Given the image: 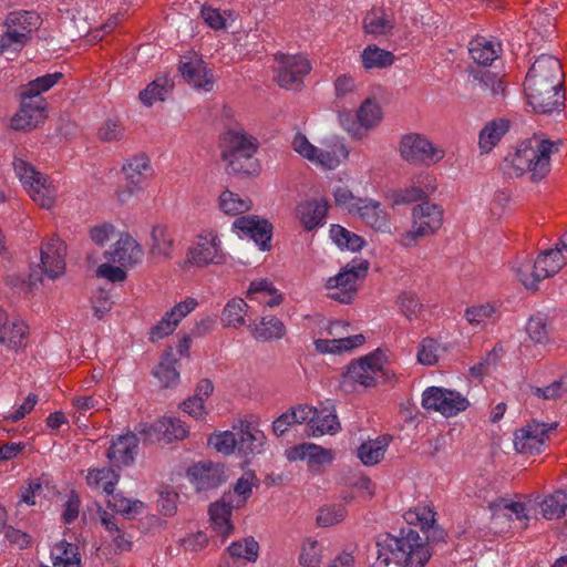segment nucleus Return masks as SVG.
Returning a JSON list of instances; mask_svg holds the SVG:
<instances>
[{
	"mask_svg": "<svg viewBox=\"0 0 567 567\" xmlns=\"http://www.w3.org/2000/svg\"><path fill=\"white\" fill-rule=\"evenodd\" d=\"M106 507L131 519L143 512L144 503L140 499L127 498L122 493L113 491L107 494Z\"/></svg>",
	"mask_w": 567,
	"mask_h": 567,
	"instance_id": "32",
	"label": "nucleus"
},
{
	"mask_svg": "<svg viewBox=\"0 0 567 567\" xmlns=\"http://www.w3.org/2000/svg\"><path fill=\"white\" fill-rule=\"evenodd\" d=\"M398 305L408 320L417 318L423 307L416 296L410 292L401 293L398 298Z\"/></svg>",
	"mask_w": 567,
	"mask_h": 567,
	"instance_id": "62",
	"label": "nucleus"
},
{
	"mask_svg": "<svg viewBox=\"0 0 567 567\" xmlns=\"http://www.w3.org/2000/svg\"><path fill=\"white\" fill-rule=\"evenodd\" d=\"M363 27L367 33L382 35L392 30L393 22L382 10H371L364 17Z\"/></svg>",
	"mask_w": 567,
	"mask_h": 567,
	"instance_id": "49",
	"label": "nucleus"
},
{
	"mask_svg": "<svg viewBox=\"0 0 567 567\" xmlns=\"http://www.w3.org/2000/svg\"><path fill=\"white\" fill-rule=\"evenodd\" d=\"M511 121L496 117L484 124L478 133V150L481 154L491 153L509 132Z\"/></svg>",
	"mask_w": 567,
	"mask_h": 567,
	"instance_id": "26",
	"label": "nucleus"
},
{
	"mask_svg": "<svg viewBox=\"0 0 567 567\" xmlns=\"http://www.w3.org/2000/svg\"><path fill=\"white\" fill-rule=\"evenodd\" d=\"M349 214L377 231H390L389 216L378 200L358 198L357 204L349 208Z\"/></svg>",
	"mask_w": 567,
	"mask_h": 567,
	"instance_id": "17",
	"label": "nucleus"
},
{
	"mask_svg": "<svg viewBox=\"0 0 567 567\" xmlns=\"http://www.w3.org/2000/svg\"><path fill=\"white\" fill-rule=\"evenodd\" d=\"M187 477L196 491L218 487L225 480L224 466L213 462H199L187 470Z\"/></svg>",
	"mask_w": 567,
	"mask_h": 567,
	"instance_id": "20",
	"label": "nucleus"
},
{
	"mask_svg": "<svg viewBox=\"0 0 567 567\" xmlns=\"http://www.w3.org/2000/svg\"><path fill=\"white\" fill-rule=\"evenodd\" d=\"M106 255L110 260L122 267H133L142 261L144 250L128 233H124Z\"/></svg>",
	"mask_w": 567,
	"mask_h": 567,
	"instance_id": "22",
	"label": "nucleus"
},
{
	"mask_svg": "<svg viewBox=\"0 0 567 567\" xmlns=\"http://www.w3.org/2000/svg\"><path fill=\"white\" fill-rule=\"evenodd\" d=\"M563 489H558L546 496L540 504L542 514L546 519L560 518L565 514V507L561 503L564 499Z\"/></svg>",
	"mask_w": 567,
	"mask_h": 567,
	"instance_id": "57",
	"label": "nucleus"
},
{
	"mask_svg": "<svg viewBox=\"0 0 567 567\" xmlns=\"http://www.w3.org/2000/svg\"><path fill=\"white\" fill-rule=\"evenodd\" d=\"M468 52L475 63L487 66L499 58L502 45L496 40L477 37L470 42Z\"/></svg>",
	"mask_w": 567,
	"mask_h": 567,
	"instance_id": "29",
	"label": "nucleus"
},
{
	"mask_svg": "<svg viewBox=\"0 0 567 567\" xmlns=\"http://www.w3.org/2000/svg\"><path fill=\"white\" fill-rule=\"evenodd\" d=\"M225 142L224 161L235 157L254 156L259 147L257 138L247 134L244 130L229 131L225 136Z\"/></svg>",
	"mask_w": 567,
	"mask_h": 567,
	"instance_id": "23",
	"label": "nucleus"
},
{
	"mask_svg": "<svg viewBox=\"0 0 567 567\" xmlns=\"http://www.w3.org/2000/svg\"><path fill=\"white\" fill-rule=\"evenodd\" d=\"M563 79L561 64L557 58L542 54L534 61L525 79V92L536 113L551 114L563 110Z\"/></svg>",
	"mask_w": 567,
	"mask_h": 567,
	"instance_id": "1",
	"label": "nucleus"
},
{
	"mask_svg": "<svg viewBox=\"0 0 567 567\" xmlns=\"http://www.w3.org/2000/svg\"><path fill=\"white\" fill-rule=\"evenodd\" d=\"M51 559L54 566L81 567V556L78 546L64 539L58 542L52 547Z\"/></svg>",
	"mask_w": 567,
	"mask_h": 567,
	"instance_id": "34",
	"label": "nucleus"
},
{
	"mask_svg": "<svg viewBox=\"0 0 567 567\" xmlns=\"http://www.w3.org/2000/svg\"><path fill=\"white\" fill-rule=\"evenodd\" d=\"M179 71L184 80L195 89L209 92L214 86V78L200 60H189L181 63Z\"/></svg>",
	"mask_w": 567,
	"mask_h": 567,
	"instance_id": "28",
	"label": "nucleus"
},
{
	"mask_svg": "<svg viewBox=\"0 0 567 567\" xmlns=\"http://www.w3.org/2000/svg\"><path fill=\"white\" fill-rule=\"evenodd\" d=\"M494 516H506L509 519L515 517L517 520H526L528 518L526 513V506L520 502H511L505 498H501L491 505Z\"/></svg>",
	"mask_w": 567,
	"mask_h": 567,
	"instance_id": "52",
	"label": "nucleus"
},
{
	"mask_svg": "<svg viewBox=\"0 0 567 567\" xmlns=\"http://www.w3.org/2000/svg\"><path fill=\"white\" fill-rule=\"evenodd\" d=\"M362 64L365 69H382L390 66L394 61V55L386 50L380 49L379 47L372 44L368 45L362 54Z\"/></svg>",
	"mask_w": 567,
	"mask_h": 567,
	"instance_id": "48",
	"label": "nucleus"
},
{
	"mask_svg": "<svg viewBox=\"0 0 567 567\" xmlns=\"http://www.w3.org/2000/svg\"><path fill=\"white\" fill-rule=\"evenodd\" d=\"M162 425H164L163 436L164 441L172 442L174 440H183L187 436V430L184 423L174 417H162Z\"/></svg>",
	"mask_w": 567,
	"mask_h": 567,
	"instance_id": "63",
	"label": "nucleus"
},
{
	"mask_svg": "<svg viewBox=\"0 0 567 567\" xmlns=\"http://www.w3.org/2000/svg\"><path fill=\"white\" fill-rule=\"evenodd\" d=\"M248 309L247 302L241 298L229 300L224 307L221 322L226 327L239 328L245 324V316Z\"/></svg>",
	"mask_w": 567,
	"mask_h": 567,
	"instance_id": "43",
	"label": "nucleus"
},
{
	"mask_svg": "<svg viewBox=\"0 0 567 567\" xmlns=\"http://www.w3.org/2000/svg\"><path fill=\"white\" fill-rule=\"evenodd\" d=\"M375 546L377 559L374 567H386L391 560V555L403 567H424L431 557L426 543L411 527L402 528L399 537L390 534L379 535Z\"/></svg>",
	"mask_w": 567,
	"mask_h": 567,
	"instance_id": "3",
	"label": "nucleus"
},
{
	"mask_svg": "<svg viewBox=\"0 0 567 567\" xmlns=\"http://www.w3.org/2000/svg\"><path fill=\"white\" fill-rule=\"evenodd\" d=\"M20 110L11 118V128L16 131H31L45 118V100L32 101L20 96Z\"/></svg>",
	"mask_w": 567,
	"mask_h": 567,
	"instance_id": "21",
	"label": "nucleus"
},
{
	"mask_svg": "<svg viewBox=\"0 0 567 567\" xmlns=\"http://www.w3.org/2000/svg\"><path fill=\"white\" fill-rule=\"evenodd\" d=\"M118 480L120 475L112 467L91 470L86 476V482L90 486L102 487L106 495L113 492Z\"/></svg>",
	"mask_w": 567,
	"mask_h": 567,
	"instance_id": "45",
	"label": "nucleus"
},
{
	"mask_svg": "<svg viewBox=\"0 0 567 567\" xmlns=\"http://www.w3.org/2000/svg\"><path fill=\"white\" fill-rule=\"evenodd\" d=\"M252 336L259 341H271L281 339L286 333V327L281 320L274 316L261 318L259 324H255Z\"/></svg>",
	"mask_w": 567,
	"mask_h": 567,
	"instance_id": "39",
	"label": "nucleus"
},
{
	"mask_svg": "<svg viewBox=\"0 0 567 567\" xmlns=\"http://www.w3.org/2000/svg\"><path fill=\"white\" fill-rule=\"evenodd\" d=\"M390 439L386 436L364 442L359 446L357 455L364 465H375L383 460Z\"/></svg>",
	"mask_w": 567,
	"mask_h": 567,
	"instance_id": "35",
	"label": "nucleus"
},
{
	"mask_svg": "<svg viewBox=\"0 0 567 567\" xmlns=\"http://www.w3.org/2000/svg\"><path fill=\"white\" fill-rule=\"evenodd\" d=\"M468 404V400L463 394L444 388L430 386L422 394L424 409L440 412L446 417L466 410Z\"/></svg>",
	"mask_w": 567,
	"mask_h": 567,
	"instance_id": "11",
	"label": "nucleus"
},
{
	"mask_svg": "<svg viewBox=\"0 0 567 567\" xmlns=\"http://www.w3.org/2000/svg\"><path fill=\"white\" fill-rule=\"evenodd\" d=\"M369 261L365 259H353L342 270L327 280L326 287L331 290L329 297L342 303H349L358 289V280L367 276Z\"/></svg>",
	"mask_w": 567,
	"mask_h": 567,
	"instance_id": "7",
	"label": "nucleus"
},
{
	"mask_svg": "<svg viewBox=\"0 0 567 567\" xmlns=\"http://www.w3.org/2000/svg\"><path fill=\"white\" fill-rule=\"evenodd\" d=\"M555 429L556 424L532 422L515 432L514 447L520 454L539 453Z\"/></svg>",
	"mask_w": 567,
	"mask_h": 567,
	"instance_id": "15",
	"label": "nucleus"
},
{
	"mask_svg": "<svg viewBox=\"0 0 567 567\" xmlns=\"http://www.w3.org/2000/svg\"><path fill=\"white\" fill-rule=\"evenodd\" d=\"M137 452L138 437L128 431L111 440L106 457L113 467L122 468L134 463Z\"/></svg>",
	"mask_w": 567,
	"mask_h": 567,
	"instance_id": "18",
	"label": "nucleus"
},
{
	"mask_svg": "<svg viewBox=\"0 0 567 567\" xmlns=\"http://www.w3.org/2000/svg\"><path fill=\"white\" fill-rule=\"evenodd\" d=\"M474 80L486 94L492 96L494 101H501L506 93V85L502 78L492 71H481L474 73Z\"/></svg>",
	"mask_w": 567,
	"mask_h": 567,
	"instance_id": "40",
	"label": "nucleus"
},
{
	"mask_svg": "<svg viewBox=\"0 0 567 567\" xmlns=\"http://www.w3.org/2000/svg\"><path fill=\"white\" fill-rule=\"evenodd\" d=\"M322 546L316 539H306L300 548L299 563L302 567H320Z\"/></svg>",
	"mask_w": 567,
	"mask_h": 567,
	"instance_id": "55",
	"label": "nucleus"
},
{
	"mask_svg": "<svg viewBox=\"0 0 567 567\" xmlns=\"http://www.w3.org/2000/svg\"><path fill=\"white\" fill-rule=\"evenodd\" d=\"M208 443L213 445L218 452L224 454H231L236 447L238 449V435L237 433L225 431L210 435Z\"/></svg>",
	"mask_w": 567,
	"mask_h": 567,
	"instance_id": "58",
	"label": "nucleus"
},
{
	"mask_svg": "<svg viewBox=\"0 0 567 567\" xmlns=\"http://www.w3.org/2000/svg\"><path fill=\"white\" fill-rule=\"evenodd\" d=\"M560 144V141L553 142L534 135L505 158L506 173L515 177L529 173L532 182H540L549 174L550 155L559 151Z\"/></svg>",
	"mask_w": 567,
	"mask_h": 567,
	"instance_id": "2",
	"label": "nucleus"
},
{
	"mask_svg": "<svg viewBox=\"0 0 567 567\" xmlns=\"http://www.w3.org/2000/svg\"><path fill=\"white\" fill-rule=\"evenodd\" d=\"M404 518L406 523L410 525H420L421 529L426 534V540L431 539V536L429 535V532L431 530L433 533V536L437 533L442 535V530H437L436 528H434L435 513L429 506H416L413 509L408 511L404 514Z\"/></svg>",
	"mask_w": 567,
	"mask_h": 567,
	"instance_id": "38",
	"label": "nucleus"
},
{
	"mask_svg": "<svg viewBox=\"0 0 567 567\" xmlns=\"http://www.w3.org/2000/svg\"><path fill=\"white\" fill-rule=\"evenodd\" d=\"M29 327L24 321L14 319L0 331V344L8 350L18 351L27 346Z\"/></svg>",
	"mask_w": 567,
	"mask_h": 567,
	"instance_id": "31",
	"label": "nucleus"
},
{
	"mask_svg": "<svg viewBox=\"0 0 567 567\" xmlns=\"http://www.w3.org/2000/svg\"><path fill=\"white\" fill-rule=\"evenodd\" d=\"M238 435V451L245 456L260 454L266 443L265 433L252 421H241Z\"/></svg>",
	"mask_w": 567,
	"mask_h": 567,
	"instance_id": "25",
	"label": "nucleus"
},
{
	"mask_svg": "<svg viewBox=\"0 0 567 567\" xmlns=\"http://www.w3.org/2000/svg\"><path fill=\"white\" fill-rule=\"evenodd\" d=\"M364 341L363 334H354L339 339H317L315 347L320 353H342L363 344Z\"/></svg>",
	"mask_w": 567,
	"mask_h": 567,
	"instance_id": "33",
	"label": "nucleus"
},
{
	"mask_svg": "<svg viewBox=\"0 0 567 567\" xmlns=\"http://www.w3.org/2000/svg\"><path fill=\"white\" fill-rule=\"evenodd\" d=\"M151 238V256L163 259H168L172 257L174 240L169 235L166 226H154L152 229Z\"/></svg>",
	"mask_w": 567,
	"mask_h": 567,
	"instance_id": "37",
	"label": "nucleus"
},
{
	"mask_svg": "<svg viewBox=\"0 0 567 567\" xmlns=\"http://www.w3.org/2000/svg\"><path fill=\"white\" fill-rule=\"evenodd\" d=\"M331 239L340 247L358 251L364 246V239L340 225H332L330 228Z\"/></svg>",
	"mask_w": 567,
	"mask_h": 567,
	"instance_id": "50",
	"label": "nucleus"
},
{
	"mask_svg": "<svg viewBox=\"0 0 567 567\" xmlns=\"http://www.w3.org/2000/svg\"><path fill=\"white\" fill-rule=\"evenodd\" d=\"M66 245L58 237L50 238L41 247L42 272L56 279L65 271Z\"/></svg>",
	"mask_w": 567,
	"mask_h": 567,
	"instance_id": "19",
	"label": "nucleus"
},
{
	"mask_svg": "<svg viewBox=\"0 0 567 567\" xmlns=\"http://www.w3.org/2000/svg\"><path fill=\"white\" fill-rule=\"evenodd\" d=\"M340 422L338 416L332 411L322 410L316 411L315 417L311 420L310 431L313 436H321L324 434H336L340 430Z\"/></svg>",
	"mask_w": 567,
	"mask_h": 567,
	"instance_id": "41",
	"label": "nucleus"
},
{
	"mask_svg": "<svg viewBox=\"0 0 567 567\" xmlns=\"http://www.w3.org/2000/svg\"><path fill=\"white\" fill-rule=\"evenodd\" d=\"M357 117L361 127L370 130L374 127L382 118L380 105L370 99H367L359 107Z\"/></svg>",
	"mask_w": 567,
	"mask_h": 567,
	"instance_id": "53",
	"label": "nucleus"
},
{
	"mask_svg": "<svg viewBox=\"0 0 567 567\" xmlns=\"http://www.w3.org/2000/svg\"><path fill=\"white\" fill-rule=\"evenodd\" d=\"M234 504L233 495L225 493L220 501L209 506V516L214 530L223 537H228L234 527L230 522L231 512L237 508Z\"/></svg>",
	"mask_w": 567,
	"mask_h": 567,
	"instance_id": "27",
	"label": "nucleus"
},
{
	"mask_svg": "<svg viewBox=\"0 0 567 567\" xmlns=\"http://www.w3.org/2000/svg\"><path fill=\"white\" fill-rule=\"evenodd\" d=\"M225 162L229 174L255 175L258 173V163L254 156L235 157Z\"/></svg>",
	"mask_w": 567,
	"mask_h": 567,
	"instance_id": "59",
	"label": "nucleus"
},
{
	"mask_svg": "<svg viewBox=\"0 0 567 567\" xmlns=\"http://www.w3.org/2000/svg\"><path fill=\"white\" fill-rule=\"evenodd\" d=\"M164 425H162V420L156 421L155 423H140L135 427L136 436L140 435L144 443L153 444L164 440L163 431H165Z\"/></svg>",
	"mask_w": 567,
	"mask_h": 567,
	"instance_id": "60",
	"label": "nucleus"
},
{
	"mask_svg": "<svg viewBox=\"0 0 567 567\" xmlns=\"http://www.w3.org/2000/svg\"><path fill=\"white\" fill-rule=\"evenodd\" d=\"M526 331L533 341L537 343L545 342L548 337L546 318L540 313L532 316L527 322Z\"/></svg>",
	"mask_w": 567,
	"mask_h": 567,
	"instance_id": "61",
	"label": "nucleus"
},
{
	"mask_svg": "<svg viewBox=\"0 0 567 567\" xmlns=\"http://www.w3.org/2000/svg\"><path fill=\"white\" fill-rule=\"evenodd\" d=\"M251 200L230 190H224L219 196V207L227 215H239L251 208Z\"/></svg>",
	"mask_w": 567,
	"mask_h": 567,
	"instance_id": "46",
	"label": "nucleus"
},
{
	"mask_svg": "<svg viewBox=\"0 0 567 567\" xmlns=\"http://www.w3.org/2000/svg\"><path fill=\"white\" fill-rule=\"evenodd\" d=\"M413 224L399 239L400 245L413 247L424 237L433 235L443 224V209L436 204L421 203L412 209Z\"/></svg>",
	"mask_w": 567,
	"mask_h": 567,
	"instance_id": "6",
	"label": "nucleus"
},
{
	"mask_svg": "<svg viewBox=\"0 0 567 567\" xmlns=\"http://www.w3.org/2000/svg\"><path fill=\"white\" fill-rule=\"evenodd\" d=\"M126 178V189L117 190L116 195L121 203L126 202L131 195L141 190L152 178L153 168L150 158L140 154L130 158L122 168Z\"/></svg>",
	"mask_w": 567,
	"mask_h": 567,
	"instance_id": "13",
	"label": "nucleus"
},
{
	"mask_svg": "<svg viewBox=\"0 0 567 567\" xmlns=\"http://www.w3.org/2000/svg\"><path fill=\"white\" fill-rule=\"evenodd\" d=\"M328 200L308 199L297 206V217L307 231L321 227L326 223L328 213Z\"/></svg>",
	"mask_w": 567,
	"mask_h": 567,
	"instance_id": "24",
	"label": "nucleus"
},
{
	"mask_svg": "<svg viewBox=\"0 0 567 567\" xmlns=\"http://www.w3.org/2000/svg\"><path fill=\"white\" fill-rule=\"evenodd\" d=\"M384 354L377 350L358 361L351 362L344 378L363 386H374L384 377Z\"/></svg>",
	"mask_w": 567,
	"mask_h": 567,
	"instance_id": "12",
	"label": "nucleus"
},
{
	"mask_svg": "<svg viewBox=\"0 0 567 567\" xmlns=\"http://www.w3.org/2000/svg\"><path fill=\"white\" fill-rule=\"evenodd\" d=\"M187 260L198 267L221 264L224 254L216 231L205 230L198 235L196 243L188 249Z\"/></svg>",
	"mask_w": 567,
	"mask_h": 567,
	"instance_id": "14",
	"label": "nucleus"
},
{
	"mask_svg": "<svg viewBox=\"0 0 567 567\" xmlns=\"http://www.w3.org/2000/svg\"><path fill=\"white\" fill-rule=\"evenodd\" d=\"M13 168L33 202L45 209L54 206L56 188L47 176L21 158L14 159Z\"/></svg>",
	"mask_w": 567,
	"mask_h": 567,
	"instance_id": "5",
	"label": "nucleus"
},
{
	"mask_svg": "<svg viewBox=\"0 0 567 567\" xmlns=\"http://www.w3.org/2000/svg\"><path fill=\"white\" fill-rule=\"evenodd\" d=\"M566 261V255L557 246L555 249L546 250L537 257L533 264L532 277H526L523 268L516 269V276L526 289L536 290L540 280L558 272Z\"/></svg>",
	"mask_w": 567,
	"mask_h": 567,
	"instance_id": "10",
	"label": "nucleus"
},
{
	"mask_svg": "<svg viewBox=\"0 0 567 567\" xmlns=\"http://www.w3.org/2000/svg\"><path fill=\"white\" fill-rule=\"evenodd\" d=\"M258 543L254 538H245L243 542H234L228 548L229 557L234 559H244L246 561H255L258 557Z\"/></svg>",
	"mask_w": 567,
	"mask_h": 567,
	"instance_id": "54",
	"label": "nucleus"
},
{
	"mask_svg": "<svg viewBox=\"0 0 567 567\" xmlns=\"http://www.w3.org/2000/svg\"><path fill=\"white\" fill-rule=\"evenodd\" d=\"M276 60V82L287 90H299L303 78L310 73L311 64L303 54L279 53Z\"/></svg>",
	"mask_w": 567,
	"mask_h": 567,
	"instance_id": "9",
	"label": "nucleus"
},
{
	"mask_svg": "<svg viewBox=\"0 0 567 567\" xmlns=\"http://www.w3.org/2000/svg\"><path fill=\"white\" fill-rule=\"evenodd\" d=\"M400 156L412 165L431 166L439 163L445 152L419 133L402 136L399 144Z\"/></svg>",
	"mask_w": 567,
	"mask_h": 567,
	"instance_id": "8",
	"label": "nucleus"
},
{
	"mask_svg": "<svg viewBox=\"0 0 567 567\" xmlns=\"http://www.w3.org/2000/svg\"><path fill=\"white\" fill-rule=\"evenodd\" d=\"M41 18L34 11L11 12L6 20L7 31L0 38V52L20 51L31 34L41 25Z\"/></svg>",
	"mask_w": 567,
	"mask_h": 567,
	"instance_id": "4",
	"label": "nucleus"
},
{
	"mask_svg": "<svg viewBox=\"0 0 567 567\" xmlns=\"http://www.w3.org/2000/svg\"><path fill=\"white\" fill-rule=\"evenodd\" d=\"M97 514L102 526L110 533V536L112 537V540L116 549L121 551L131 550V536L123 530V528L120 525L118 518L114 514L107 512L102 507L97 509Z\"/></svg>",
	"mask_w": 567,
	"mask_h": 567,
	"instance_id": "30",
	"label": "nucleus"
},
{
	"mask_svg": "<svg viewBox=\"0 0 567 567\" xmlns=\"http://www.w3.org/2000/svg\"><path fill=\"white\" fill-rule=\"evenodd\" d=\"M233 229L240 237L252 239L261 250L270 248L272 226L268 220L256 216H241L233 223Z\"/></svg>",
	"mask_w": 567,
	"mask_h": 567,
	"instance_id": "16",
	"label": "nucleus"
},
{
	"mask_svg": "<svg viewBox=\"0 0 567 567\" xmlns=\"http://www.w3.org/2000/svg\"><path fill=\"white\" fill-rule=\"evenodd\" d=\"M297 452L299 453L300 458L308 461L310 466L327 464L333 458L331 450L323 449L322 446L312 443L301 444L297 449Z\"/></svg>",
	"mask_w": 567,
	"mask_h": 567,
	"instance_id": "51",
	"label": "nucleus"
},
{
	"mask_svg": "<svg viewBox=\"0 0 567 567\" xmlns=\"http://www.w3.org/2000/svg\"><path fill=\"white\" fill-rule=\"evenodd\" d=\"M347 511L342 505L324 506L320 509L317 522L321 526H331L343 520Z\"/></svg>",
	"mask_w": 567,
	"mask_h": 567,
	"instance_id": "64",
	"label": "nucleus"
},
{
	"mask_svg": "<svg viewBox=\"0 0 567 567\" xmlns=\"http://www.w3.org/2000/svg\"><path fill=\"white\" fill-rule=\"evenodd\" d=\"M315 156L312 163L328 169H334L339 166L341 159L348 156V151L343 144L334 143L326 150L317 147Z\"/></svg>",
	"mask_w": 567,
	"mask_h": 567,
	"instance_id": "44",
	"label": "nucleus"
},
{
	"mask_svg": "<svg viewBox=\"0 0 567 567\" xmlns=\"http://www.w3.org/2000/svg\"><path fill=\"white\" fill-rule=\"evenodd\" d=\"M173 83L167 78H158L140 92V100L146 106H152L157 101H164L172 91Z\"/></svg>",
	"mask_w": 567,
	"mask_h": 567,
	"instance_id": "42",
	"label": "nucleus"
},
{
	"mask_svg": "<svg viewBox=\"0 0 567 567\" xmlns=\"http://www.w3.org/2000/svg\"><path fill=\"white\" fill-rule=\"evenodd\" d=\"M61 78L62 73L54 72L31 80L28 84L21 86L20 96H24L37 102L39 100H44L41 94L53 87Z\"/></svg>",
	"mask_w": 567,
	"mask_h": 567,
	"instance_id": "36",
	"label": "nucleus"
},
{
	"mask_svg": "<svg viewBox=\"0 0 567 567\" xmlns=\"http://www.w3.org/2000/svg\"><path fill=\"white\" fill-rule=\"evenodd\" d=\"M257 478L254 473L246 472L239 477L234 486V492H229L233 495L234 504L236 507H241L246 501L250 497L252 486L256 485Z\"/></svg>",
	"mask_w": 567,
	"mask_h": 567,
	"instance_id": "56",
	"label": "nucleus"
},
{
	"mask_svg": "<svg viewBox=\"0 0 567 567\" xmlns=\"http://www.w3.org/2000/svg\"><path fill=\"white\" fill-rule=\"evenodd\" d=\"M176 359L171 353H167L154 369L155 378L165 388L174 386L178 383L179 372L176 369Z\"/></svg>",
	"mask_w": 567,
	"mask_h": 567,
	"instance_id": "47",
	"label": "nucleus"
}]
</instances>
